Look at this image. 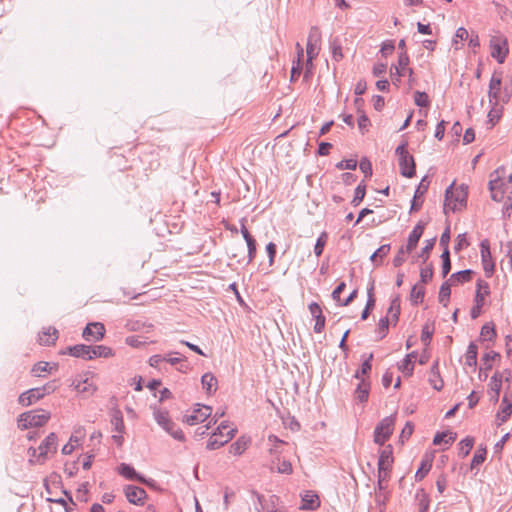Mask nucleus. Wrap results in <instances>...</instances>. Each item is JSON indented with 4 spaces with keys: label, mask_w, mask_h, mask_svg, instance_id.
<instances>
[{
    "label": "nucleus",
    "mask_w": 512,
    "mask_h": 512,
    "mask_svg": "<svg viewBox=\"0 0 512 512\" xmlns=\"http://www.w3.org/2000/svg\"><path fill=\"white\" fill-rule=\"evenodd\" d=\"M447 478L444 474H441L436 481V487L440 494H442L447 487Z\"/></svg>",
    "instance_id": "774afa93"
},
{
    "label": "nucleus",
    "mask_w": 512,
    "mask_h": 512,
    "mask_svg": "<svg viewBox=\"0 0 512 512\" xmlns=\"http://www.w3.org/2000/svg\"><path fill=\"white\" fill-rule=\"evenodd\" d=\"M415 354L411 353L408 354L405 359L403 360L402 364L399 366V369L402 370V372L405 375L410 376L413 372V359L415 358Z\"/></svg>",
    "instance_id": "79ce46f5"
},
{
    "label": "nucleus",
    "mask_w": 512,
    "mask_h": 512,
    "mask_svg": "<svg viewBox=\"0 0 512 512\" xmlns=\"http://www.w3.org/2000/svg\"><path fill=\"white\" fill-rule=\"evenodd\" d=\"M320 38L321 34L317 27H312L310 29L308 40H307V66L312 67V60L318 55L320 47Z\"/></svg>",
    "instance_id": "1a4fd4ad"
},
{
    "label": "nucleus",
    "mask_w": 512,
    "mask_h": 512,
    "mask_svg": "<svg viewBox=\"0 0 512 512\" xmlns=\"http://www.w3.org/2000/svg\"><path fill=\"white\" fill-rule=\"evenodd\" d=\"M409 253L410 251H406V248L404 246L401 247L393 259V265L395 267L401 266L406 261L407 255Z\"/></svg>",
    "instance_id": "09e8293b"
},
{
    "label": "nucleus",
    "mask_w": 512,
    "mask_h": 512,
    "mask_svg": "<svg viewBox=\"0 0 512 512\" xmlns=\"http://www.w3.org/2000/svg\"><path fill=\"white\" fill-rule=\"evenodd\" d=\"M117 470L121 476L125 477L128 480H137L142 483H147L146 479L143 476H141L140 474H138L135 471V469L132 466H130L129 464L122 463L117 468Z\"/></svg>",
    "instance_id": "6ab92c4d"
},
{
    "label": "nucleus",
    "mask_w": 512,
    "mask_h": 512,
    "mask_svg": "<svg viewBox=\"0 0 512 512\" xmlns=\"http://www.w3.org/2000/svg\"><path fill=\"white\" fill-rule=\"evenodd\" d=\"M269 442L272 443V447L269 449L271 454H277L279 452L278 448L283 444V441L279 440L276 436H269Z\"/></svg>",
    "instance_id": "69168bd1"
},
{
    "label": "nucleus",
    "mask_w": 512,
    "mask_h": 512,
    "mask_svg": "<svg viewBox=\"0 0 512 512\" xmlns=\"http://www.w3.org/2000/svg\"><path fill=\"white\" fill-rule=\"evenodd\" d=\"M393 464V456H392V447L390 445L384 447L378 459V467L384 468H392Z\"/></svg>",
    "instance_id": "c85d7f7f"
},
{
    "label": "nucleus",
    "mask_w": 512,
    "mask_h": 512,
    "mask_svg": "<svg viewBox=\"0 0 512 512\" xmlns=\"http://www.w3.org/2000/svg\"><path fill=\"white\" fill-rule=\"evenodd\" d=\"M201 384H202V387L206 390L207 394H209V395L214 394L218 389V380L210 372L202 375Z\"/></svg>",
    "instance_id": "5701e85b"
},
{
    "label": "nucleus",
    "mask_w": 512,
    "mask_h": 512,
    "mask_svg": "<svg viewBox=\"0 0 512 512\" xmlns=\"http://www.w3.org/2000/svg\"><path fill=\"white\" fill-rule=\"evenodd\" d=\"M231 440V431L225 432V439H221V437L218 436V433H213L210 439L207 442V449L208 450H215L223 445H225L228 441Z\"/></svg>",
    "instance_id": "cd10ccee"
},
{
    "label": "nucleus",
    "mask_w": 512,
    "mask_h": 512,
    "mask_svg": "<svg viewBox=\"0 0 512 512\" xmlns=\"http://www.w3.org/2000/svg\"><path fill=\"white\" fill-rule=\"evenodd\" d=\"M432 467V460L429 458H426L422 460L420 467L415 473V479L416 481H421L427 473L430 471Z\"/></svg>",
    "instance_id": "ea45409f"
},
{
    "label": "nucleus",
    "mask_w": 512,
    "mask_h": 512,
    "mask_svg": "<svg viewBox=\"0 0 512 512\" xmlns=\"http://www.w3.org/2000/svg\"><path fill=\"white\" fill-rule=\"evenodd\" d=\"M432 335H433V329H431L429 325H425L422 329L421 341L425 345L429 344V342L432 338Z\"/></svg>",
    "instance_id": "680f3d73"
},
{
    "label": "nucleus",
    "mask_w": 512,
    "mask_h": 512,
    "mask_svg": "<svg viewBox=\"0 0 512 512\" xmlns=\"http://www.w3.org/2000/svg\"><path fill=\"white\" fill-rule=\"evenodd\" d=\"M359 168L365 174L366 177H370L372 175V165L367 158L361 159Z\"/></svg>",
    "instance_id": "052dcab7"
},
{
    "label": "nucleus",
    "mask_w": 512,
    "mask_h": 512,
    "mask_svg": "<svg viewBox=\"0 0 512 512\" xmlns=\"http://www.w3.org/2000/svg\"><path fill=\"white\" fill-rule=\"evenodd\" d=\"M365 193H366L365 185L359 184L355 189V195L352 200V204L354 206H357L363 200Z\"/></svg>",
    "instance_id": "8fccbe9b"
},
{
    "label": "nucleus",
    "mask_w": 512,
    "mask_h": 512,
    "mask_svg": "<svg viewBox=\"0 0 512 512\" xmlns=\"http://www.w3.org/2000/svg\"><path fill=\"white\" fill-rule=\"evenodd\" d=\"M153 417L157 424L161 426L167 433H169L174 439L178 441H184L185 436L183 432L171 420L167 410L154 407Z\"/></svg>",
    "instance_id": "39448f33"
},
{
    "label": "nucleus",
    "mask_w": 512,
    "mask_h": 512,
    "mask_svg": "<svg viewBox=\"0 0 512 512\" xmlns=\"http://www.w3.org/2000/svg\"><path fill=\"white\" fill-rule=\"evenodd\" d=\"M450 294H451L450 285L447 282L443 283L442 286L440 287V291H439V302L441 304H443L444 306H447V304L449 302Z\"/></svg>",
    "instance_id": "a18cd8bd"
},
{
    "label": "nucleus",
    "mask_w": 512,
    "mask_h": 512,
    "mask_svg": "<svg viewBox=\"0 0 512 512\" xmlns=\"http://www.w3.org/2000/svg\"><path fill=\"white\" fill-rule=\"evenodd\" d=\"M124 493L127 500L134 505H143L147 498L146 491L143 488L134 485L125 486Z\"/></svg>",
    "instance_id": "2eb2a0df"
},
{
    "label": "nucleus",
    "mask_w": 512,
    "mask_h": 512,
    "mask_svg": "<svg viewBox=\"0 0 512 512\" xmlns=\"http://www.w3.org/2000/svg\"><path fill=\"white\" fill-rule=\"evenodd\" d=\"M414 102L419 107H427L430 104L429 97L425 92L416 91Z\"/></svg>",
    "instance_id": "de8ad7c7"
},
{
    "label": "nucleus",
    "mask_w": 512,
    "mask_h": 512,
    "mask_svg": "<svg viewBox=\"0 0 512 512\" xmlns=\"http://www.w3.org/2000/svg\"><path fill=\"white\" fill-rule=\"evenodd\" d=\"M473 444H474L473 438L467 437V438L463 439L459 443V446H460L459 447V455H461L462 457H466L470 453V451L473 447Z\"/></svg>",
    "instance_id": "c03bdc74"
},
{
    "label": "nucleus",
    "mask_w": 512,
    "mask_h": 512,
    "mask_svg": "<svg viewBox=\"0 0 512 512\" xmlns=\"http://www.w3.org/2000/svg\"><path fill=\"white\" fill-rule=\"evenodd\" d=\"M485 457H486L485 449L476 451V453L474 454L472 461H471V468H474V467L482 464L485 461Z\"/></svg>",
    "instance_id": "4d7b16f0"
},
{
    "label": "nucleus",
    "mask_w": 512,
    "mask_h": 512,
    "mask_svg": "<svg viewBox=\"0 0 512 512\" xmlns=\"http://www.w3.org/2000/svg\"><path fill=\"white\" fill-rule=\"evenodd\" d=\"M424 295L425 289L423 286L416 284L412 287L410 296L413 303L419 304L423 302Z\"/></svg>",
    "instance_id": "a19ab883"
},
{
    "label": "nucleus",
    "mask_w": 512,
    "mask_h": 512,
    "mask_svg": "<svg viewBox=\"0 0 512 512\" xmlns=\"http://www.w3.org/2000/svg\"><path fill=\"white\" fill-rule=\"evenodd\" d=\"M399 166L402 176L411 178L415 175V162L413 156L403 157L400 159Z\"/></svg>",
    "instance_id": "4be33fe9"
},
{
    "label": "nucleus",
    "mask_w": 512,
    "mask_h": 512,
    "mask_svg": "<svg viewBox=\"0 0 512 512\" xmlns=\"http://www.w3.org/2000/svg\"><path fill=\"white\" fill-rule=\"evenodd\" d=\"M56 451L57 435L52 432L43 440L37 449L33 447L28 449L29 463L31 465L43 464L48 459V455L54 454Z\"/></svg>",
    "instance_id": "f03ea898"
},
{
    "label": "nucleus",
    "mask_w": 512,
    "mask_h": 512,
    "mask_svg": "<svg viewBox=\"0 0 512 512\" xmlns=\"http://www.w3.org/2000/svg\"><path fill=\"white\" fill-rule=\"evenodd\" d=\"M85 437V430L83 427L74 429L70 436L69 442L62 447V454L70 455L75 450V447L79 445Z\"/></svg>",
    "instance_id": "f3484780"
},
{
    "label": "nucleus",
    "mask_w": 512,
    "mask_h": 512,
    "mask_svg": "<svg viewBox=\"0 0 512 512\" xmlns=\"http://www.w3.org/2000/svg\"><path fill=\"white\" fill-rule=\"evenodd\" d=\"M415 500L417 502L419 512H429L430 498L423 489L416 492Z\"/></svg>",
    "instance_id": "c756f323"
},
{
    "label": "nucleus",
    "mask_w": 512,
    "mask_h": 512,
    "mask_svg": "<svg viewBox=\"0 0 512 512\" xmlns=\"http://www.w3.org/2000/svg\"><path fill=\"white\" fill-rule=\"evenodd\" d=\"M249 444L250 439L245 436H241L229 446V453L235 456H240L246 451V449L249 447Z\"/></svg>",
    "instance_id": "b1692460"
},
{
    "label": "nucleus",
    "mask_w": 512,
    "mask_h": 512,
    "mask_svg": "<svg viewBox=\"0 0 512 512\" xmlns=\"http://www.w3.org/2000/svg\"><path fill=\"white\" fill-rule=\"evenodd\" d=\"M389 328V319L388 317L381 318L378 323V327L376 329V334L378 335V339H383L387 333Z\"/></svg>",
    "instance_id": "49530a36"
},
{
    "label": "nucleus",
    "mask_w": 512,
    "mask_h": 512,
    "mask_svg": "<svg viewBox=\"0 0 512 512\" xmlns=\"http://www.w3.org/2000/svg\"><path fill=\"white\" fill-rule=\"evenodd\" d=\"M105 327L100 322H93L87 324L84 328L82 336L87 341H99L104 337Z\"/></svg>",
    "instance_id": "dca6fc26"
},
{
    "label": "nucleus",
    "mask_w": 512,
    "mask_h": 512,
    "mask_svg": "<svg viewBox=\"0 0 512 512\" xmlns=\"http://www.w3.org/2000/svg\"><path fill=\"white\" fill-rule=\"evenodd\" d=\"M336 167L338 169L345 170H355L357 167V161L355 159H345L340 161Z\"/></svg>",
    "instance_id": "6e6d98bb"
},
{
    "label": "nucleus",
    "mask_w": 512,
    "mask_h": 512,
    "mask_svg": "<svg viewBox=\"0 0 512 512\" xmlns=\"http://www.w3.org/2000/svg\"><path fill=\"white\" fill-rule=\"evenodd\" d=\"M373 359V354H369L368 358L362 363L361 369L357 370L354 377L358 380H361V378H364V375H366L371 370V360Z\"/></svg>",
    "instance_id": "37998d69"
},
{
    "label": "nucleus",
    "mask_w": 512,
    "mask_h": 512,
    "mask_svg": "<svg viewBox=\"0 0 512 512\" xmlns=\"http://www.w3.org/2000/svg\"><path fill=\"white\" fill-rule=\"evenodd\" d=\"M394 417L389 416L380 421L374 431V442L378 445H383L394 430Z\"/></svg>",
    "instance_id": "6e6552de"
},
{
    "label": "nucleus",
    "mask_w": 512,
    "mask_h": 512,
    "mask_svg": "<svg viewBox=\"0 0 512 512\" xmlns=\"http://www.w3.org/2000/svg\"><path fill=\"white\" fill-rule=\"evenodd\" d=\"M505 173L504 167H499L490 175L489 190L491 197L496 202H502L504 208L512 207V187L505 184L502 176Z\"/></svg>",
    "instance_id": "f257e3e1"
},
{
    "label": "nucleus",
    "mask_w": 512,
    "mask_h": 512,
    "mask_svg": "<svg viewBox=\"0 0 512 512\" xmlns=\"http://www.w3.org/2000/svg\"><path fill=\"white\" fill-rule=\"evenodd\" d=\"M246 243L248 248V263H250L256 256V241L253 238L252 240L247 241Z\"/></svg>",
    "instance_id": "0e129e2a"
},
{
    "label": "nucleus",
    "mask_w": 512,
    "mask_h": 512,
    "mask_svg": "<svg viewBox=\"0 0 512 512\" xmlns=\"http://www.w3.org/2000/svg\"><path fill=\"white\" fill-rule=\"evenodd\" d=\"M91 359L97 358V357H103V358H109L113 356V351L110 347L104 346V345H97L92 347L91 346Z\"/></svg>",
    "instance_id": "e433bc0d"
},
{
    "label": "nucleus",
    "mask_w": 512,
    "mask_h": 512,
    "mask_svg": "<svg viewBox=\"0 0 512 512\" xmlns=\"http://www.w3.org/2000/svg\"><path fill=\"white\" fill-rule=\"evenodd\" d=\"M71 385L78 393L91 396L97 390L96 375L91 371L84 372L77 375Z\"/></svg>",
    "instance_id": "423d86ee"
},
{
    "label": "nucleus",
    "mask_w": 512,
    "mask_h": 512,
    "mask_svg": "<svg viewBox=\"0 0 512 512\" xmlns=\"http://www.w3.org/2000/svg\"><path fill=\"white\" fill-rule=\"evenodd\" d=\"M91 346L77 344L67 348V353L73 357L91 360Z\"/></svg>",
    "instance_id": "aec40b11"
},
{
    "label": "nucleus",
    "mask_w": 512,
    "mask_h": 512,
    "mask_svg": "<svg viewBox=\"0 0 512 512\" xmlns=\"http://www.w3.org/2000/svg\"><path fill=\"white\" fill-rule=\"evenodd\" d=\"M212 413V408L206 405H197L191 414L185 416L187 424L193 426L198 423L204 422Z\"/></svg>",
    "instance_id": "ddd939ff"
},
{
    "label": "nucleus",
    "mask_w": 512,
    "mask_h": 512,
    "mask_svg": "<svg viewBox=\"0 0 512 512\" xmlns=\"http://www.w3.org/2000/svg\"><path fill=\"white\" fill-rule=\"evenodd\" d=\"M512 413V400L508 401L507 397L502 400L501 411L497 414V418L501 423L505 422Z\"/></svg>",
    "instance_id": "4c0bfd02"
},
{
    "label": "nucleus",
    "mask_w": 512,
    "mask_h": 512,
    "mask_svg": "<svg viewBox=\"0 0 512 512\" xmlns=\"http://www.w3.org/2000/svg\"><path fill=\"white\" fill-rule=\"evenodd\" d=\"M409 57L406 52H403L399 55L398 65L395 67H391V80L392 83L396 86H399L400 79L404 75V73L409 69L408 66Z\"/></svg>",
    "instance_id": "4468645a"
},
{
    "label": "nucleus",
    "mask_w": 512,
    "mask_h": 512,
    "mask_svg": "<svg viewBox=\"0 0 512 512\" xmlns=\"http://www.w3.org/2000/svg\"><path fill=\"white\" fill-rule=\"evenodd\" d=\"M271 471H277L281 474H291L292 473V465L286 459H281L277 457L276 459L271 461L270 465Z\"/></svg>",
    "instance_id": "bb28decb"
},
{
    "label": "nucleus",
    "mask_w": 512,
    "mask_h": 512,
    "mask_svg": "<svg viewBox=\"0 0 512 512\" xmlns=\"http://www.w3.org/2000/svg\"><path fill=\"white\" fill-rule=\"evenodd\" d=\"M369 392H370V382L365 378H361V380H359V383L355 390V398L359 402H362V403L366 402L369 397Z\"/></svg>",
    "instance_id": "393cba45"
},
{
    "label": "nucleus",
    "mask_w": 512,
    "mask_h": 512,
    "mask_svg": "<svg viewBox=\"0 0 512 512\" xmlns=\"http://www.w3.org/2000/svg\"><path fill=\"white\" fill-rule=\"evenodd\" d=\"M423 231H424V224H422V223H418L413 228V230L411 231V233L408 237L407 244H406V246H404L406 248V251L411 252L416 248L418 241L423 234Z\"/></svg>",
    "instance_id": "412c9836"
},
{
    "label": "nucleus",
    "mask_w": 512,
    "mask_h": 512,
    "mask_svg": "<svg viewBox=\"0 0 512 512\" xmlns=\"http://www.w3.org/2000/svg\"><path fill=\"white\" fill-rule=\"evenodd\" d=\"M467 37H468V31L463 27L458 28L456 30L455 37H454L455 48L458 49V44L461 43Z\"/></svg>",
    "instance_id": "bf43d9fd"
},
{
    "label": "nucleus",
    "mask_w": 512,
    "mask_h": 512,
    "mask_svg": "<svg viewBox=\"0 0 512 512\" xmlns=\"http://www.w3.org/2000/svg\"><path fill=\"white\" fill-rule=\"evenodd\" d=\"M502 387V375L495 373L490 380L489 384V395L495 402L498 401L499 393Z\"/></svg>",
    "instance_id": "a878e982"
},
{
    "label": "nucleus",
    "mask_w": 512,
    "mask_h": 512,
    "mask_svg": "<svg viewBox=\"0 0 512 512\" xmlns=\"http://www.w3.org/2000/svg\"><path fill=\"white\" fill-rule=\"evenodd\" d=\"M480 254L483 264V269L487 277H490L494 272V262L490 251V243L487 239H484L480 243Z\"/></svg>",
    "instance_id": "f8f14e48"
},
{
    "label": "nucleus",
    "mask_w": 512,
    "mask_h": 512,
    "mask_svg": "<svg viewBox=\"0 0 512 512\" xmlns=\"http://www.w3.org/2000/svg\"><path fill=\"white\" fill-rule=\"evenodd\" d=\"M413 424L411 422H407L404 428L402 429L400 438L402 441L407 440L413 433Z\"/></svg>",
    "instance_id": "338daca9"
},
{
    "label": "nucleus",
    "mask_w": 512,
    "mask_h": 512,
    "mask_svg": "<svg viewBox=\"0 0 512 512\" xmlns=\"http://www.w3.org/2000/svg\"><path fill=\"white\" fill-rule=\"evenodd\" d=\"M231 431V439L234 437V434L236 432L235 428L230 427L228 424L221 423L218 427L215 433H218V436L221 437V439H225V432Z\"/></svg>",
    "instance_id": "5fc2aeb1"
},
{
    "label": "nucleus",
    "mask_w": 512,
    "mask_h": 512,
    "mask_svg": "<svg viewBox=\"0 0 512 512\" xmlns=\"http://www.w3.org/2000/svg\"><path fill=\"white\" fill-rule=\"evenodd\" d=\"M319 506V499L316 494H313L311 492H307L302 497V505L301 509H315Z\"/></svg>",
    "instance_id": "f704fd0d"
},
{
    "label": "nucleus",
    "mask_w": 512,
    "mask_h": 512,
    "mask_svg": "<svg viewBox=\"0 0 512 512\" xmlns=\"http://www.w3.org/2000/svg\"><path fill=\"white\" fill-rule=\"evenodd\" d=\"M467 193L450 185L445 192L444 213L460 211L466 205Z\"/></svg>",
    "instance_id": "20e7f679"
},
{
    "label": "nucleus",
    "mask_w": 512,
    "mask_h": 512,
    "mask_svg": "<svg viewBox=\"0 0 512 512\" xmlns=\"http://www.w3.org/2000/svg\"><path fill=\"white\" fill-rule=\"evenodd\" d=\"M433 277V269L432 267L422 268L420 271V278L422 283L429 282Z\"/></svg>",
    "instance_id": "e2e57ef3"
},
{
    "label": "nucleus",
    "mask_w": 512,
    "mask_h": 512,
    "mask_svg": "<svg viewBox=\"0 0 512 512\" xmlns=\"http://www.w3.org/2000/svg\"><path fill=\"white\" fill-rule=\"evenodd\" d=\"M400 311V300L399 298H394L390 303V307L386 316L389 319V323L391 322L393 325H396L399 319Z\"/></svg>",
    "instance_id": "7c9ffc66"
},
{
    "label": "nucleus",
    "mask_w": 512,
    "mask_h": 512,
    "mask_svg": "<svg viewBox=\"0 0 512 512\" xmlns=\"http://www.w3.org/2000/svg\"><path fill=\"white\" fill-rule=\"evenodd\" d=\"M469 246V242L466 238V234L463 233V234H459L456 238V243H455V246H454V249L455 251H461L462 249L466 248Z\"/></svg>",
    "instance_id": "13d9d810"
},
{
    "label": "nucleus",
    "mask_w": 512,
    "mask_h": 512,
    "mask_svg": "<svg viewBox=\"0 0 512 512\" xmlns=\"http://www.w3.org/2000/svg\"><path fill=\"white\" fill-rule=\"evenodd\" d=\"M502 85V73L494 72L490 82H489V90H488V98L489 104L493 106H498L500 99V91Z\"/></svg>",
    "instance_id": "9b49d317"
},
{
    "label": "nucleus",
    "mask_w": 512,
    "mask_h": 512,
    "mask_svg": "<svg viewBox=\"0 0 512 512\" xmlns=\"http://www.w3.org/2000/svg\"><path fill=\"white\" fill-rule=\"evenodd\" d=\"M429 382L433 386V388L438 391H440L443 388V381L440 378L437 365H434L431 368Z\"/></svg>",
    "instance_id": "58836bf2"
},
{
    "label": "nucleus",
    "mask_w": 512,
    "mask_h": 512,
    "mask_svg": "<svg viewBox=\"0 0 512 512\" xmlns=\"http://www.w3.org/2000/svg\"><path fill=\"white\" fill-rule=\"evenodd\" d=\"M48 369H49L48 362H38L33 366L31 371L35 376L41 377V376H43V373L48 371Z\"/></svg>",
    "instance_id": "864d4df0"
},
{
    "label": "nucleus",
    "mask_w": 512,
    "mask_h": 512,
    "mask_svg": "<svg viewBox=\"0 0 512 512\" xmlns=\"http://www.w3.org/2000/svg\"><path fill=\"white\" fill-rule=\"evenodd\" d=\"M327 235L326 233H322L320 237L317 239L315 247H314V253L317 257L321 256L323 253L324 246L326 244Z\"/></svg>",
    "instance_id": "603ef678"
},
{
    "label": "nucleus",
    "mask_w": 512,
    "mask_h": 512,
    "mask_svg": "<svg viewBox=\"0 0 512 512\" xmlns=\"http://www.w3.org/2000/svg\"><path fill=\"white\" fill-rule=\"evenodd\" d=\"M491 56L497 60L498 63H504L508 55L507 40L503 37H496L491 40Z\"/></svg>",
    "instance_id": "9d476101"
},
{
    "label": "nucleus",
    "mask_w": 512,
    "mask_h": 512,
    "mask_svg": "<svg viewBox=\"0 0 512 512\" xmlns=\"http://www.w3.org/2000/svg\"><path fill=\"white\" fill-rule=\"evenodd\" d=\"M57 339L58 330L54 327H47L39 334L38 342L40 345L49 346L55 344Z\"/></svg>",
    "instance_id": "a211bd4d"
},
{
    "label": "nucleus",
    "mask_w": 512,
    "mask_h": 512,
    "mask_svg": "<svg viewBox=\"0 0 512 512\" xmlns=\"http://www.w3.org/2000/svg\"><path fill=\"white\" fill-rule=\"evenodd\" d=\"M490 293L489 284L479 280L477 283V291L475 295V303L484 304L485 297Z\"/></svg>",
    "instance_id": "473e14b6"
},
{
    "label": "nucleus",
    "mask_w": 512,
    "mask_h": 512,
    "mask_svg": "<svg viewBox=\"0 0 512 512\" xmlns=\"http://www.w3.org/2000/svg\"><path fill=\"white\" fill-rule=\"evenodd\" d=\"M478 347L475 343L471 342L465 354V364L469 367H475L477 364Z\"/></svg>",
    "instance_id": "72a5a7b5"
},
{
    "label": "nucleus",
    "mask_w": 512,
    "mask_h": 512,
    "mask_svg": "<svg viewBox=\"0 0 512 512\" xmlns=\"http://www.w3.org/2000/svg\"><path fill=\"white\" fill-rule=\"evenodd\" d=\"M390 251V245L384 244L381 245L371 256L370 260L374 264V266H379L382 264L383 258L388 255Z\"/></svg>",
    "instance_id": "2f4dec72"
},
{
    "label": "nucleus",
    "mask_w": 512,
    "mask_h": 512,
    "mask_svg": "<svg viewBox=\"0 0 512 512\" xmlns=\"http://www.w3.org/2000/svg\"><path fill=\"white\" fill-rule=\"evenodd\" d=\"M50 412L45 410H31L19 415L17 423L22 430L31 427H41L50 419Z\"/></svg>",
    "instance_id": "7ed1b4c3"
},
{
    "label": "nucleus",
    "mask_w": 512,
    "mask_h": 512,
    "mask_svg": "<svg viewBox=\"0 0 512 512\" xmlns=\"http://www.w3.org/2000/svg\"><path fill=\"white\" fill-rule=\"evenodd\" d=\"M53 391L54 386L51 384H46L42 387L32 388L20 394L18 402L22 406H30L33 403L42 399L45 395L52 393Z\"/></svg>",
    "instance_id": "0eeeda50"
},
{
    "label": "nucleus",
    "mask_w": 512,
    "mask_h": 512,
    "mask_svg": "<svg viewBox=\"0 0 512 512\" xmlns=\"http://www.w3.org/2000/svg\"><path fill=\"white\" fill-rule=\"evenodd\" d=\"M455 439H456V433L441 432V433H437L435 435V437L433 439V444L434 445H441V444L449 445L452 442H454Z\"/></svg>",
    "instance_id": "c9c22d12"
},
{
    "label": "nucleus",
    "mask_w": 512,
    "mask_h": 512,
    "mask_svg": "<svg viewBox=\"0 0 512 512\" xmlns=\"http://www.w3.org/2000/svg\"><path fill=\"white\" fill-rule=\"evenodd\" d=\"M471 270L459 271L451 276V280L457 282H468L471 279Z\"/></svg>",
    "instance_id": "3c124183"
}]
</instances>
